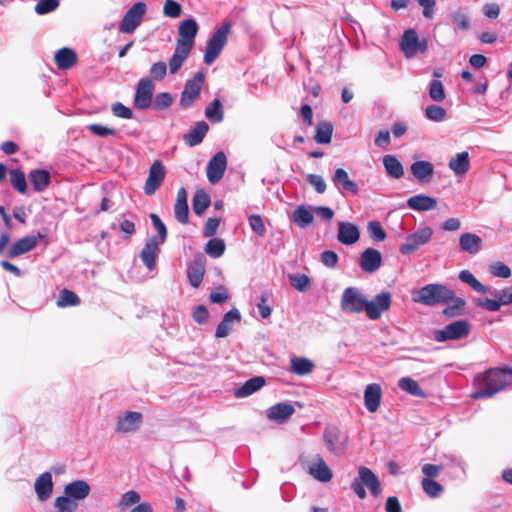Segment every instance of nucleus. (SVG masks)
Here are the masks:
<instances>
[{
    "label": "nucleus",
    "mask_w": 512,
    "mask_h": 512,
    "mask_svg": "<svg viewBox=\"0 0 512 512\" xmlns=\"http://www.w3.org/2000/svg\"><path fill=\"white\" fill-rule=\"evenodd\" d=\"M391 302L392 296L388 291L377 294L372 301H369L358 288L351 286L344 289L340 307L343 312L351 314L365 311L369 319L376 320L390 308Z\"/></svg>",
    "instance_id": "f257e3e1"
},
{
    "label": "nucleus",
    "mask_w": 512,
    "mask_h": 512,
    "mask_svg": "<svg viewBox=\"0 0 512 512\" xmlns=\"http://www.w3.org/2000/svg\"><path fill=\"white\" fill-rule=\"evenodd\" d=\"M512 375V368H491L475 379V391L471 394L473 399L490 398L502 391L510 384L508 376Z\"/></svg>",
    "instance_id": "f03ea898"
},
{
    "label": "nucleus",
    "mask_w": 512,
    "mask_h": 512,
    "mask_svg": "<svg viewBox=\"0 0 512 512\" xmlns=\"http://www.w3.org/2000/svg\"><path fill=\"white\" fill-rule=\"evenodd\" d=\"M198 32V24L194 19H186L179 25V38L176 40L175 51L169 60L171 74L179 71L188 58Z\"/></svg>",
    "instance_id": "7ed1b4c3"
},
{
    "label": "nucleus",
    "mask_w": 512,
    "mask_h": 512,
    "mask_svg": "<svg viewBox=\"0 0 512 512\" xmlns=\"http://www.w3.org/2000/svg\"><path fill=\"white\" fill-rule=\"evenodd\" d=\"M451 298H453V291L447 286L427 284L413 294L412 300L426 306H435L441 303L448 304Z\"/></svg>",
    "instance_id": "20e7f679"
},
{
    "label": "nucleus",
    "mask_w": 512,
    "mask_h": 512,
    "mask_svg": "<svg viewBox=\"0 0 512 512\" xmlns=\"http://www.w3.org/2000/svg\"><path fill=\"white\" fill-rule=\"evenodd\" d=\"M365 486L374 496L381 493V484L377 476L370 468L361 466L358 469V477L351 483V488L360 499H364L366 498Z\"/></svg>",
    "instance_id": "39448f33"
},
{
    "label": "nucleus",
    "mask_w": 512,
    "mask_h": 512,
    "mask_svg": "<svg viewBox=\"0 0 512 512\" xmlns=\"http://www.w3.org/2000/svg\"><path fill=\"white\" fill-rule=\"evenodd\" d=\"M231 29V24L229 22L224 23L219 29H217L210 39L207 42L205 53H204V62L207 65H211L217 57L220 55L222 49L224 48L227 37Z\"/></svg>",
    "instance_id": "423d86ee"
},
{
    "label": "nucleus",
    "mask_w": 512,
    "mask_h": 512,
    "mask_svg": "<svg viewBox=\"0 0 512 512\" xmlns=\"http://www.w3.org/2000/svg\"><path fill=\"white\" fill-rule=\"evenodd\" d=\"M231 29V24L229 22L224 23L219 29H217L210 39L207 42L205 53H204V62L207 65H211L217 57L220 55L222 49L224 48L227 37Z\"/></svg>",
    "instance_id": "0eeeda50"
},
{
    "label": "nucleus",
    "mask_w": 512,
    "mask_h": 512,
    "mask_svg": "<svg viewBox=\"0 0 512 512\" xmlns=\"http://www.w3.org/2000/svg\"><path fill=\"white\" fill-rule=\"evenodd\" d=\"M147 6L144 2H136L124 14L120 24L119 32L130 34L133 33L141 24L146 13Z\"/></svg>",
    "instance_id": "6e6552de"
},
{
    "label": "nucleus",
    "mask_w": 512,
    "mask_h": 512,
    "mask_svg": "<svg viewBox=\"0 0 512 512\" xmlns=\"http://www.w3.org/2000/svg\"><path fill=\"white\" fill-rule=\"evenodd\" d=\"M469 332V323L465 320H457L446 325L443 329L435 330L433 337L437 342H445L465 338Z\"/></svg>",
    "instance_id": "1a4fd4ad"
},
{
    "label": "nucleus",
    "mask_w": 512,
    "mask_h": 512,
    "mask_svg": "<svg viewBox=\"0 0 512 512\" xmlns=\"http://www.w3.org/2000/svg\"><path fill=\"white\" fill-rule=\"evenodd\" d=\"M204 81L205 75L203 72L195 73L191 79L186 81L180 97V106L182 108L190 107L199 97Z\"/></svg>",
    "instance_id": "9d476101"
},
{
    "label": "nucleus",
    "mask_w": 512,
    "mask_h": 512,
    "mask_svg": "<svg viewBox=\"0 0 512 512\" xmlns=\"http://www.w3.org/2000/svg\"><path fill=\"white\" fill-rule=\"evenodd\" d=\"M400 47L407 58H412L418 52L424 53L427 50L428 45L425 39L419 40L414 29H408L402 35Z\"/></svg>",
    "instance_id": "9b49d317"
},
{
    "label": "nucleus",
    "mask_w": 512,
    "mask_h": 512,
    "mask_svg": "<svg viewBox=\"0 0 512 512\" xmlns=\"http://www.w3.org/2000/svg\"><path fill=\"white\" fill-rule=\"evenodd\" d=\"M433 235V230L430 227H423L418 229L413 234L406 237V240L399 247V251L403 255H409L427 242L430 241Z\"/></svg>",
    "instance_id": "f8f14e48"
},
{
    "label": "nucleus",
    "mask_w": 512,
    "mask_h": 512,
    "mask_svg": "<svg viewBox=\"0 0 512 512\" xmlns=\"http://www.w3.org/2000/svg\"><path fill=\"white\" fill-rule=\"evenodd\" d=\"M166 171L163 163L155 160L150 168L144 185V193L148 196L154 195L165 179Z\"/></svg>",
    "instance_id": "ddd939ff"
},
{
    "label": "nucleus",
    "mask_w": 512,
    "mask_h": 512,
    "mask_svg": "<svg viewBox=\"0 0 512 512\" xmlns=\"http://www.w3.org/2000/svg\"><path fill=\"white\" fill-rule=\"evenodd\" d=\"M495 299H478L476 305L491 312H497L502 305L512 304V285L495 292Z\"/></svg>",
    "instance_id": "4468645a"
},
{
    "label": "nucleus",
    "mask_w": 512,
    "mask_h": 512,
    "mask_svg": "<svg viewBox=\"0 0 512 512\" xmlns=\"http://www.w3.org/2000/svg\"><path fill=\"white\" fill-rule=\"evenodd\" d=\"M155 86L151 79L142 78L139 80L134 98V106L137 109H147L152 104V97Z\"/></svg>",
    "instance_id": "2eb2a0df"
},
{
    "label": "nucleus",
    "mask_w": 512,
    "mask_h": 512,
    "mask_svg": "<svg viewBox=\"0 0 512 512\" xmlns=\"http://www.w3.org/2000/svg\"><path fill=\"white\" fill-rule=\"evenodd\" d=\"M227 158L224 152H217L208 162L207 178L211 184L218 183L224 176Z\"/></svg>",
    "instance_id": "dca6fc26"
},
{
    "label": "nucleus",
    "mask_w": 512,
    "mask_h": 512,
    "mask_svg": "<svg viewBox=\"0 0 512 512\" xmlns=\"http://www.w3.org/2000/svg\"><path fill=\"white\" fill-rule=\"evenodd\" d=\"M323 437L329 451L338 456L344 454L346 450L347 437L341 436V433L338 428H326Z\"/></svg>",
    "instance_id": "f3484780"
},
{
    "label": "nucleus",
    "mask_w": 512,
    "mask_h": 512,
    "mask_svg": "<svg viewBox=\"0 0 512 512\" xmlns=\"http://www.w3.org/2000/svg\"><path fill=\"white\" fill-rule=\"evenodd\" d=\"M160 243L156 236L149 238L140 252V258L148 270L152 271L156 266V259L160 252Z\"/></svg>",
    "instance_id": "a211bd4d"
},
{
    "label": "nucleus",
    "mask_w": 512,
    "mask_h": 512,
    "mask_svg": "<svg viewBox=\"0 0 512 512\" xmlns=\"http://www.w3.org/2000/svg\"><path fill=\"white\" fill-rule=\"evenodd\" d=\"M382 264L381 253L374 248L365 249L360 257L359 266L367 273H373L377 271Z\"/></svg>",
    "instance_id": "6ab92c4d"
},
{
    "label": "nucleus",
    "mask_w": 512,
    "mask_h": 512,
    "mask_svg": "<svg viewBox=\"0 0 512 512\" xmlns=\"http://www.w3.org/2000/svg\"><path fill=\"white\" fill-rule=\"evenodd\" d=\"M38 244V237L34 235L25 236L15 241L7 250L6 255L9 258H16L33 250Z\"/></svg>",
    "instance_id": "aec40b11"
},
{
    "label": "nucleus",
    "mask_w": 512,
    "mask_h": 512,
    "mask_svg": "<svg viewBox=\"0 0 512 512\" xmlns=\"http://www.w3.org/2000/svg\"><path fill=\"white\" fill-rule=\"evenodd\" d=\"M142 414L140 412L128 411L123 416L118 417L116 431L128 433L137 430L142 423Z\"/></svg>",
    "instance_id": "412c9836"
},
{
    "label": "nucleus",
    "mask_w": 512,
    "mask_h": 512,
    "mask_svg": "<svg viewBox=\"0 0 512 512\" xmlns=\"http://www.w3.org/2000/svg\"><path fill=\"white\" fill-rule=\"evenodd\" d=\"M54 61L59 70H69L77 64L78 56L73 49L63 47L56 51Z\"/></svg>",
    "instance_id": "4be33fe9"
},
{
    "label": "nucleus",
    "mask_w": 512,
    "mask_h": 512,
    "mask_svg": "<svg viewBox=\"0 0 512 512\" xmlns=\"http://www.w3.org/2000/svg\"><path fill=\"white\" fill-rule=\"evenodd\" d=\"M295 412L292 404L281 402L271 406L267 410V417L269 420L283 423L287 421Z\"/></svg>",
    "instance_id": "5701e85b"
},
{
    "label": "nucleus",
    "mask_w": 512,
    "mask_h": 512,
    "mask_svg": "<svg viewBox=\"0 0 512 512\" xmlns=\"http://www.w3.org/2000/svg\"><path fill=\"white\" fill-rule=\"evenodd\" d=\"M205 274V259L201 255L196 258L187 270V277L193 288H198L203 281Z\"/></svg>",
    "instance_id": "b1692460"
},
{
    "label": "nucleus",
    "mask_w": 512,
    "mask_h": 512,
    "mask_svg": "<svg viewBox=\"0 0 512 512\" xmlns=\"http://www.w3.org/2000/svg\"><path fill=\"white\" fill-rule=\"evenodd\" d=\"M382 390L379 384L372 383L364 391V403L369 412H376L380 406Z\"/></svg>",
    "instance_id": "393cba45"
},
{
    "label": "nucleus",
    "mask_w": 512,
    "mask_h": 512,
    "mask_svg": "<svg viewBox=\"0 0 512 512\" xmlns=\"http://www.w3.org/2000/svg\"><path fill=\"white\" fill-rule=\"evenodd\" d=\"M36 494L41 501H46L50 498L53 492L52 475L49 472L42 473L35 481L34 484Z\"/></svg>",
    "instance_id": "a878e982"
},
{
    "label": "nucleus",
    "mask_w": 512,
    "mask_h": 512,
    "mask_svg": "<svg viewBox=\"0 0 512 512\" xmlns=\"http://www.w3.org/2000/svg\"><path fill=\"white\" fill-rule=\"evenodd\" d=\"M90 491V485L85 480H75L64 487V493L74 500L85 499Z\"/></svg>",
    "instance_id": "bb28decb"
},
{
    "label": "nucleus",
    "mask_w": 512,
    "mask_h": 512,
    "mask_svg": "<svg viewBox=\"0 0 512 512\" xmlns=\"http://www.w3.org/2000/svg\"><path fill=\"white\" fill-rule=\"evenodd\" d=\"M359 229L351 223L341 222L338 228V241L345 245H352L359 240Z\"/></svg>",
    "instance_id": "cd10ccee"
},
{
    "label": "nucleus",
    "mask_w": 512,
    "mask_h": 512,
    "mask_svg": "<svg viewBox=\"0 0 512 512\" xmlns=\"http://www.w3.org/2000/svg\"><path fill=\"white\" fill-rule=\"evenodd\" d=\"M209 130V126L205 121H199L193 126L185 135L184 141L190 146H196L200 144Z\"/></svg>",
    "instance_id": "c85d7f7f"
},
{
    "label": "nucleus",
    "mask_w": 512,
    "mask_h": 512,
    "mask_svg": "<svg viewBox=\"0 0 512 512\" xmlns=\"http://www.w3.org/2000/svg\"><path fill=\"white\" fill-rule=\"evenodd\" d=\"M460 249L471 255L477 254L482 248V239L474 233H463L459 238Z\"/></svg>",
    "instance_id": "c756f323"
},
{
    "label": "nucleus",
    "mask_w": 512,
    "mask_h": 512,
    "mask_svg": "<svg viewBox=\"0 0 512 512\" xmlns=\"http://www.w3.org/2000/svg\"><path fill=\"white\" fill-rule=\"evenodd\" d=\"M410 169L413 176L420 182L430 181L434 174V166L429 161H415Z\"/></svg>",
    "instance_id": "7c9ffc66"
},
{
    "label": "nucleus",
    "mask_w": 512,
    "mask_h": 512,
    "mask_svg": "<svg viewBox=\"0 0 512 512\" xmlns=\"http://www.w3.org/2000/svg\"><path fill=\"white\" fill-rule=\"evenodd\" d=\"M407 205L416 211H430L437 207V200L431 196L418 194L410 197Z\"/></svg>",
    "instance_id": "2f4dec72"
},
{
    "label": "nucleus",
    "mask_w": 512,
    "mask_h": 512,
    "mask_svg": "<svg viewBox=\"0 0 512 512\" xmlns=\"http://www.w3.org/2000/svg\"><path fill=\"white\" fill-rule=\"evenodd\" d=\"M28 177L33 189L37 192L44 191L51 182L50 173L44 169L31 170Z\"/></svg>",
    "instance_id": "473e14b6"
},
{
    "label": "nucleus",
    "mask_w": 512,
    "mask_h": 512,
    "mask_svg": "<svg viewBox=\"0 0 512 512\" xmlns=\"http://www.w3.org/2000/svg\"><path fill=\"white\" fill-rule=\"evenodd\" d=\"M308 472L315 479L321 482H329L333 476L330 468L320 456H318L316 461L309 466Z\"/></svg>",
    "instance_id": "72a5a7b5"
},
{
    "label": "nucleus",
    "mask_w": 512,
    "mask_h": 512,
    "mask_svg": "<svg viewBox=\"0 0 512 512\" xmlns=\"http://www.w3.org/2000/svg\"><path fill=\"white\" fill-rule=\"evenodd\" d=\"M448 167L458 176L466 174L470 168V159L468 152H460L453 156Z\"/></svg>",
    "instance_id": "f704fd0d"
},
{
    "label": "nucleus",
    "mask_w": 512,
    "mask_h": 512,
    "mask_svg": "<svg viewBox=\"0 0 512 512\" xmlns=\"http://www.w3.org/2000/svg\"><path fill=\"white\" fill-rule=\"evenodd\" d=\"M266 381L262 376H255L247 380L240 388L235 391V396L237 398L247 397L256 391L260 390Z\"/></svg>",
    "instance_id": "c9c22d12"
},
{
    "label": "nucleus",
    "mask_w": 512,
    "mask_h": 512,
    "mask_svg": "<svg viewBox=\"0 0 512 512\" xmlns=\"http://www.w3.org/2000/svg\"><path fill=\"white\" fill-rule=\"evenodd\" d=\"M241 320L240 312L237 309H231L228 311L222 321L218 324L215 332L217 338H224L229 334L230 323L239 322Z\"/></svg>",
    "instance_id": "e433bc0d"
},
{
    "label": "nucleus",
    "mask_w": 512,
    "mask_h": 512,
    "mask_svg": "<svg viewBox=\"0 0 512 512\" xmlns=\"http://www.w3.org/2000/svg\"><path fill=\"white\" fill-rule=\"evenodd\" d=\"M332 180L336 186H342L345 191L352 194H357L359 191L358 185L349 178L348 173L343 168H337L335 170Z\"/></svg>",
    "instance_id": "4c0bfd02"
},
{
    "label": "nucleus",
    "mask_w": 512,
    "mask_h": 512,
    "mask_svg": "<svg viewBox=\"0 0 512 512\" xmlns=\"http://www.w3.org/2000/svg\"><path fill=\"white\" fill-rule=\"evenodd\" d=\"M382 163L390 177L399 179L404 175L403 166L394 155H385L382 159Z\"/></svg>",
    "instance_id": "58836bf2"
},
{
    "label": "nucleus",
    "mask_w": 512,
    "mask_h": 512,
    "mask_svg": "<svg viewBox=\"0 0 512 512\" xmlns=\"http://www.w3.org/2000/svg\"><path fill=\"white\" fill-rule=\"evenodd\" d=\"M334 126L328 121H320L316 126L314 140L318 144H329L331 142Z\"/></svg>",
    "instance_id": "ea45409f"
},
{
    "label": "nucleus",
    "mask_w": 512,
    "mask_h": 512,
    "mask_svg": "<svg viewBox=\"0 0 512 512\" xmlns=\"http://www.w3.org/2000/svg\"><path fill=\"white\" fill-rule=\"evenodd\" d=\"M210 196L203 190H197L192 199V208L196 215L201 216L210 206Z\"/></svg>",
    "instance_id": "a19ab883"
},
{
    "label": "nucleus",
    "mask_w": 512,
    "mask_h": 512,
    "mask_svg": "<svg viewBox=\"0 0 512 512\" xmlns=\"http://www.w3.org/2000/svg\"><path fill=\"white\" fill-rule=\"evenodd\" d=\"M398 387L413 396L421 398L426 397V393L420 388L419 384L410 377L400 378L398 381Z\"/></svg>",
    "instance_id": "79ce46f5"
},
{
    "label": "nucleus",
    "mask_w": 512,
    "mask_h": 512,
    "mask_svg": "<svg viewBox=\"0 0 512 512\" xmlns=\"http://www.w3.org/2000/svg\"><path fill=\"white\" fill-rule=\"evenodd\" d=\"M458 277L462 282L468 284L474 291L478 293L486 294L489 291L488 287L476 279V277L469 270L460 271Z\"/></svg>",
    "instance_id": "37998d69"
},
{
    "label": "nucleus",
    "mask_w": 512,
    "mask_h": 512,
    "mask_svg": "<svg viewBox=\"0 0 512 512\" xmlns=\"http://www.w3.org/2000/svg\"><path fill=\"white\" fill-rule=\"evenodd\" d=\"M206 118L212 123H219L223 120L224 113L221 101L214 99L205 109Z\"/></svg>",
    "instance_id": "c03bdc74"
},
{
    "label": "nucleus",
    "mask_w": 512,
    "mask_h": 512,
    "mask_svg": "<svg viewBox=\"0 0 512 512\" xmlns=\"http://www.w3.org/2000/svg\"><path fill=\"white\" fill-rule=\"evenodd\" d=\"M79 304H80L79 296L75 292H73L67 288H64L60 291L59 296L56 301V305L59 308H65V307H69V306H77Z\"/></svg>",
    "instance_id": "a18cd8bd"
},
{
    "label": "nucleus",
    "mask_w": 512,
    "mask_h": 512,
    "mask_svg": "<svg viewBox=\"0 0 512 512\" xmlns=\"http://www.w3.org/2000/svg\"><path fill=\"white\" fill-rule=\"evenodd\" d=\"M311 360L302 357H295L291 359V371L299 376L309 374L313 369Z\"/></svg>",
    "instance_id": "49530a36"
},
{
    "label": "nucleus",
    "mask_w": 512,
    "mask_h": 512,
    "mask_svg": "<svg viewBox=\"0 0 512 512\" xmlns=\"http://www.w3.org/2000/svg\"><path fill=\"white\" fill-rule=\"evenodd\" d=\"M225 242L221 238H211L205 245L204 251L210 257L216 259L221 257L225 252Z\"/></svg>",
    "instance_id": "de8ad7c7"
},
{
    "label": "nucleus",
    "mask_w": 512,
    "mask_h": 512,
    "mask_svg": "<svg viewBox=\"0 0 512 512\" xmlns=\"http://www.w3.org/2000/svg\"><path fill=\"white\" fill-rule=\"evenodd\" d=\"M314 220L313 214L304 206H299L293 211V221L300 227L309 226Z\"/></svg>",
    "instance_id": "09e8293b"
},
{
    "label": "nucleus",
    "mask_w": 512,
    "mask_h": 512,
    "mask_svg": "<svg viewBox=\"0 0 512 512\" xmlns=\"http://www.w3.org/2000/svg\"><path fill=\"white\" fill-rule=\"evenodd\" d=\"M9 176L12 187L20 194H25L27 192V181L24 172L13 169L10 170Z\"/></svg>",
    "instance_id": "8fccbe9b"
},
{
    "label": "nucleus",
    "mask_w": 512,
    "mask_h": 512,
    "mask_svg": "<svg viewBox=\"0 0 512 512\" xmlns=\"http://www.w3.org/2000/svg\"><path fill=\"white\" fill-rule=\"evenodd\" d=\"M421 487L425 494L430 498H437L444 492V488L440 483L428 478H423L421 480Z\"/></svg>",
    "instance_id": "3c124183"
},
{
    "label": "nucleus",
    "mask_w": 512,
    "mask_h": 512,
    "mask_svg": "<svg viewBox=\"0 0 512 512\" xmlns=\"http://www.w3.org/2000/svg\"><path fill=\"white\" fill-rule=\"evenodd\" d=\"M450 302H452V304L448 305L443 310V313L449 317L461 315L466 305V301L461 297H455L453 294V298L450 299Z\"/></svg>",
    "instance_id": "603ef678"
},
{
    "label": "nucleus",
    "mask_w": 512,
    "mask_h": 512,
    "mask_svg": "<svg viewBox=\"0 0 512 512\" xmlns=\"http://www.w3.org/2000/svg\"><path fill=\"white\" fill-rule=\"evenodd\" d=\"M141 497L140 494L137 491L130 490L125 492L122 496L119 502L117 503L116 507L119 510H125L137 503H139Z\"/></svg>",
    "instance_id": "864d4df0"
},
{
    "label": "nucleus",
    "mask_w": 512,
    "mask_h": 512,
    "mask_svg": "<svg viewBox=\"0 0 512 512\" xmlns=\"http://www.w3.org/2000/svg\"><path fill=\"white\" fill-rule=\"evenodd\" d=\"M289 280L291 286L300 292L307 291L311 286L310 278L306 274H291Z\"/></svg>",
    "instance_id": "5fc2aeb1"
},
{
    "label": "nucleus",
    "mask_w": 512,
    "mask_h": 512,
    "mask_svg": "<svg viewBox=\"0 0 512 512\" xmlns=\"http://www.w3.org/2000/svg\"><path fill=\"white\" fill-rule=\"evenodd\" d=\"M55 506L61 512H75L78 504L69 496H59L55 499Z\"/></svg>",
    "instance_id": "6e6d98bb"
},
{
    "label": "nucleus",
    "mask_w": 512,
    "mask_h": 512,
    "mask_svg": "<svg viewBox=\"0 0 512 512\" xmlns=\"http://www.w3.org/2000/svg\"><path fill=\"white\" fill-rule=\"evenodd\" d=\"M429 97L436 102H441L445 99V91L443 84L440 80L434 79L430 83Z\"/></svg>",
    "instance_id": "4d7b16f0"
},
{
    "label": "nucleus",
    "mask_w": 512,
    "mask_h": 512,
    "mask_svg": "<svg viewBox=\"0 0 512 512\" xmlns=\"http://www.w3.org/2000/svg\"><path fill=\"white\" fill-rule=\"evenodd\" d=\"M150 219L152 221L154 228L158 232V237H157L158 242L160 244H163L166 241L167 235H168L167 228H166L165 224L162 222L160 217L155 213L150 214Z\"/></svg>",
    "instance_id": "13d9d810"
},
{
    "label": "nucleus",
    "mask_w": 512,
    "mask_h": 512,
    "mask_svg": "<svg viewBox=\"0 0 512 512\" xmlns=\"http://www.w3.org/2000/svg\"><path fill=\"white\" fill-rule=\"evenodd\" d=\"M425 116L435 122H441L446 117V110L437 105H429L425 109Z\"/></svg>",
    "instance_id": "bf43d9fd"
},
{
    "label": "nucleus",
    "mask_w": 512,
    "mask_h": 512,
    "mask_svg": "<svg viewBox=\"0 0 512 512\" xmlns=\"http://www.w3.org/2000/svg\"><path fill=\"white\" fill-rule=\"evenodd\" d=\"M59 0H39L35 5V12L39 15L48 14L58 8Z\"/></svg>",
    "instance_id": "052dcab7"
},
{
    "label": "nucleus",
    "mask_w": 512,
    "mask_h": 512,
    "mask_svg": "<svg viewBox=\"0 0 512 512\" xmlns=\"http://www.w3.org/2000/svg\"><path fill=\"white\" fill-rule=\"evenodd\" d=\"M367 230L370 237L375 241H384L387 237L386 232L378 221H370Z\"/></svg>",
    "instance_id": "680f3d73"
},
{
    "label": "nucleus",
    "mask_w": 512,
    "mask_h": 512,
    "mask_svg": "<svg viewBox=\"0 0 512 512\" xmlns=\"http://www.w3.org/2000/svg\"><path fill=\"white\" fill-rule=\"evenodd\" d=\"M149 72L151 81H162L167 74V64L163 61H158L151 66Z\"/></svg>",
    "instance_id": "e2e57ef3"
},
{
    "label": "nucleus",
    "mask_w": 512,
    "mask_h": 512,
    "mask_svg": "<svg viewBox=\"0 0 512 512\" xmlns=\"http://www.w3.org/2000/svg\"><path fill=\"white\" fill-rule=\"evenodd\" d=\"M451 20L454 26L459 30L466 31L470 28L469 16L461 11H457L451 15Z\"/></svg>",
    "instance_id": "0e129e2a"
},
{
    "label": "nucleus",
    "mask_w": 512,
    "mask_h": 512,
    "mask_svg": "<svg viewBox=\"0 0 512 512\" xmlns=\"http://www.w3.org/2000/svg\"><path fill=\"white\" fill-rule=\"evenodd\" d=\"M181 5L174 0H166L163 7V13L170 18H177L181 15Z\"/></svg>",
    "instance_id": "69168bd1"
},
{
    "label": "nucleus",
    "mask_w": 512,
    "mask_h": 512,
    "mask_svg": "<svg viewBox=\"0 0 512 512\" xmlns=\"http://www.w3.org/2000/svg\"><path fill=\"white\" fill-rule=\"evenodd\" d=\"M174 215L176 220L181 224H187L189 221V208L188 204L185 203H175L174 205Z\"/></svg>",
    "instance_id": "338daca9"
},
{
    "label": "nucleus",
    "mask_w": 512,
    "mask_h": 512,
    "mask_svg": "<svg viewBox=\"0 0 512 512\" xmlns=\"http://www.w3.org/2000/svg\"><path fill=\"white\" fill-rule=\"evenodd\" d=\"M250 228L260 237L264 236L266 229L260 215H250L248 218Z\"/></svg>",
    "instance_id": "774afa93"
}]
</instances>
